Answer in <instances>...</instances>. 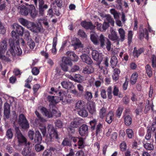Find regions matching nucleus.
<instances>
[{
  "mask_svg": "<svg viewBox=\"0 0 156 156\" xmlns=\"http://www.w3.org/2000/svg\"><path fill=\"white\" fill-rule=\"evenodd\" d=\"M13 29L12 32V38L11 39L16 41L17 42L19 39V35L23 34L24 29L21 26L16 23H14L12 25Z\"/></svg>",
  "mask_w": 156,
  "mask_h": 156,
  "instance_id": "f257e3e1",
  "label": "nucleus"
},
{
  "mask_svg": "<svg viewBox=\"0 0 156 156\" xmlns=\"http://www.w3.org/2000/svg\"><path fill=\"white\" fill-rule=\"evenodd\" d=\"M15 40L10 39L9 43L10 48L6 52V54L9 55H15L16 54L20 55L22 53V51L19 46H17L16 48L14 46Z\"/></svg>",
  "mask_w": 156,
  "mask_h": 156,
  "instance_id": "f03ea898",
  "label": "nucleus"
},
{
  "mask_svg": "<svg viewBox=\"0 0 156 156\" xmlns=\"http://www.w3.org/2000/svg\"><path fill=\"white\" fill-rule=\"evenodd\" d=\"M48 134L46 136L45 140L47 142L51 141L54 138H58V134L56 130L51 125H49L48 126Z\"/></svg>",
  "mask_w": 156,
  "mask_h": 156,
  "instance_id": "7ed1b4c3",
  "label": "nucleus"
},
{
  "mask_svg": "<svg viewBox=\"0 0 156 156\" xmlns=\"http://www.w3.org/2000/svg\"><path fill=\"white\" fill-rule=\"evenodd\" d=\"M99 41L100 46L102 48H106L108 51H110L111 49V44L109 40L101 34L100 35Z\"/></svg>",
  "mask_w": 156,
  "mask_h": 156,
  "instance_id": "20e7f679",
  "label": "nucleus"
},
{
  "mask_svg": "<svg viewBox=\"0 0 156 156\" xmlns=\"http://www.w3.org/2000/svg\"><path fill=\"white\" fill-rule=\"evenodd\" d=\"M6 38L2 40L0 45V59L6 61L8 60V58L4 55L7 48L8 44Z\"/></svg>",
  "mask_w": 156,
  "mask_h": 156,
  "instance_id": "39448f33",
  "label": "nucleus"
},
{
  "mask_svg": "<svg viewBox=\"0 0 156 156\" xmlns=\"http://www.w3.org/2000/svg\"><path fill=\"white\" fill-rule=\"evenodd\" d=\"M15 130L16 132V137L18 140V146H21L25 144L27 142L26 138L21 133L18 127H16L15 128Z\"/></svg>",
  "mask_w": 156,
  "mask_h": 156,
  "instance_id": "423d86ee",
  "label": "nucleus"
},
{
  "mask_svg": "<svg viewBox=\"0 0 156 156\" xmlns=\"http://www.w3.org/2000/svg\"><path fill=\"white\" fill-rule=\"evenodd\" d=\"M19 122L23 128L28 129L29 128L28 122L24 115L22 114L19 116Z\"/></svg>",
  "mask_w": 156,
  "mask_h": 156,
  "instance_id": "0eeeda50",
  "label": "nucleus"
},
{
  "mask_svg": "<svg viewBox=\"0 0 156 156\" xmlns=\"http://www.w3.org/2000/svg\"><path fill=\"white\" fill-rule=\"evenodd\" d=\"M92 56L93 59L97 61L101 62L103 58L102 53H99L98 51L95 50H92Z\"/></svg>",
  "mask_w": 156,
  "mask_h": 156,
  "instance_id": "6e6552de",
  "label": "nucleus"
},
{
  "mask_svg": "<svg viewBox=\"0 0 156 156\" xmlns=\"http://www.w3.org/2000/svg\"><path fill=\"white\" fill-rule=\"evenodd\" d=\"M41 111L42 114L45 115L46 117L48 118L51 117L53 114H55L56 115H57L56 114V112L54 110H52V112H50L48 111L45 108L42 107L40 109Z\"/></svg>",
  "mask_w": 156,
  "mask_h": 156,
  "instance_id": "1a4fd4ad",
  "label": "nucleus"
},
{
  "mask_svg": "<svg viewBox=\"0 0 156 156\" xmlns=\"http://www.w3.org/2000/svg\"><path fill=\"white\" fill-rule=\"evenodd\" d=\"M83 120L80 118H75L73 119L70 123V126L73 128H77L78 126L82 124Z\"/></svg>",
  "mask_w": 156,
  "mask_h": 156,
  "instance_id": "9d476101",
  "label": "nucleus"
},
{
  "mask_svg": "<svg viewBox=\"0 0 156 156\" xmlns=\"http://www.w3.org/2000/svg\"><path fill=\"white\" fill-rule=\"evenodd\" d=\"M88 126L87 125H82L79 128V132L80 134L82 136H86L88 133Z\"/></svg>",
  "mask_w": 156,
  "mask_h": 156,
  "instance_id": "9b49d317",
  "label": "nucleus"
},
{
  "mask_svg": "<svg viewBox=\"0 0 156 156\" xmlns=\"http://www.w3.org/2000/svg\"><path fill=\"white\" fill-rule=\"evenodd\" d=\"M22 154L24 156H34L35 153L31 151V149L26 147L23 150Z\"/></svg>",
  "mask_w": 156,
  "mask_h": 156,
  "instance_id": "f8f14e48",
  "label": "nucleus"
},
{
  "mask_svg": "<svg viewBox=\"0 0 156 156\" xmlns=\"http://www.w3.org/2000/svg\"><path fill=\"white\" fill-rule=\"evenodd\" d=\"M87 108L90 114H94L96 113V109L95 103L92 101L89 102L87 107Z\"/></svg>",
  "mask_w": 156,
  "mask_h": 156,
  "instance_id": "ddd939ff",
  "label": "nucleus"
},
{
  "mask_svg": "<svg viewBox=\"0 0 156 156\" xmlns=\"http://www.w3.org/2000/svg\"><path fill=\"white\" fill-rule=\"evenodd\" d=\"M19 21L23 25L26 26L27 28H30V29L32 28L34 24L33 23L30 22L23 18L20 19Z\"/></svg>",
  "mask_w": 156,
  "mask_h": 156,
  "instance_id": "4468645a",
  "label": "nucleus"
},
{
  "mask_svg": "<svg viewBox=\"0 0 156 156\" xmlns=\"http://www.w3.org/2000/svg\"><path fill=\"white\" fill-rule=\"evenodd\" d=\"M72 45L74 47L75 49L83 47V45L82 44L80 41L76 37L73 38L72 39Z\"/></svg>",
  "mask_w": 156,
  "mask_h": 156,
  "instance_id": "2eb2a0df",
  "label": "nucleus"
},
{
  "mask_svg": "<svg viewBox=\"0 0 156 156\" xmlns=\"http://www.w3.org/2000/svg\"><path fill=\"white\" fill-rule=\"evenodd\" d=\"M28 6L26 7L24 5H20L19 6L18 9L20 13L23 16H27L29 13Z\"/></svg>",
  "mask_w": 156,
  "mask_h": 156,
  "instance_id": "dca6fc26",
  "label": "nucleus"
},
{
  "mask_svg": "<svg viewBox=\"0 0 156 156\" xmlns=\"http://www.w3.org/2000/svg\"><path fill=\"white\" fill-rule=\"evenodd\" d=\"M59 97H58V102L60 101H62V104H66V100H64L66 98L67 94L66 92L63 91H61L58 93Z\"/></svg>",
  "mask_w": 156,
  "mask_h": 156,
  "instance_id": "f3484780",
  "label": "nucleus"
},
{
  "mask_svg": "<svg viewBox=\"0 0 156 156\" xmlns=\"http://www.w3.org/2000/svg\"><path fill=\"white\" fill-rule=\"evenodd\" d=\"M110 34H109L108 37L112 41L119 40V37L116 32L112 29L110 30Z\"/></svg>",
  "mask_w": 156,
  "mask_h": 156,
  "instance_id": "a211bd4d",
  "label": "nucleus"
},
{
  "mask_svg": "<svg viewBox=\"0 0 156 156\" xmlns=\"http://www.w3.org/2000/svg\"><path fill=\"white\" fill-rule=\"evenodd\" d=\"M140 29V33L139 35V38L140 39H143L144 37H145V38L147 39H148V34L147 30L146 28H145L144 29Z\"/></svg>",
  "mask_w": 156,
  "mask_h": 156,
  "instance_id": "6ab92c4d",
  "label": "nucleus"
},
{
  "mask_svg": "<svg viewBox=\"0 0 156 156\" xmlns=\"http://www.w3.org/2000/svg\"><path fill=\"white\" fill-rule=\"evenodd\" d=\"M81 24L83 27L87 29L92 30L95 27V26L92 24L91 22L83 21L81 22Z\"/></svg>",
  "mask_w": 156,
  "mask_h": 156,
  "instance_id": "aec40b11",
  "label": "nucleus"
},
{
  "mask_svg": "<svg viewBox=\"0 0 156 156\" xmlns=\"http://www.w3.org/2000/svg\"><path fill=\"white\" fill-rule=\"evenodd\" d=\"M80 57L83 62H85L88 64H91L93 62V61L90 58L85 54H83Z\"/></svg>",
  "mask_w": 156,
  "mask_h": 156,
  "instance_id": "412c9836",
  "label": "nucleus"
},
{
  "mask_svg": "<svg viewBox=\"0 0 156 156\" xmlns=\"http://www.w3.org/2000/svg\"><path fill=\"white\" fill-rule=\"evenodd\" d=\"M28 11L30 14L31 17L33 18H35L37 14L35 11V9L33 5H31L28 6Z\"/></svg>",
  "mask_w": 156,
  "mask_h": 156,
  "instance_id": "4be33fe9",
  "label": "nucleus"
},
{
  "mask_svg": "<svg viewBox=\"0 0 156 156\" xmlns=\"http://www.w3.org/2000/svg\"><path fill=\"white\" fill-rule=\"evenodd\" d=\"M57 98L58 96H48L47 99L48 101L50 103V105H53L58 103V100Z\"/></svg>",
  "mask_w": 156,
  "mask_h": 156,
  "instance_id": "5701e85b",
  "label": "nucleus"
},
{
  "mask_svg": "<svg viewBox=\"0 0 156 156\" xmlns=\"http://www.w3.org/2000/svg\"><path fill=\"white\" fill-rule=\"evenodd\" d=\"M113 113L111 111H109L107 114L106 118V121L108 124H110L114 119Z\"/></svg>",
  "mask_w": 156,
  "mask_h": 156,
  "instance_id": "b1692460",
  "label": "nucleus"
},
{
  "mask_svg": "<svg viewBox=\"0 0 156 156\" xmlns=\"http://www.w3.org/2000/svg\"><path fill=\"white\" fill-rule=\"evenodd\" d=\"M98 36L97 34L94 32H90V39L94 44L95 45H98L99 44V41L97 40Z\"/></svg>",
  "mask_w": 156,
  "mask_h": 156,
  "instance_id": "393cba45",
  "label": "nucleus"
},
{
  "mask_svg": "<svg viewBox=\"0 0 156 156\" xmlns=\"http://www.w3.org/2000/svg\"><path fill=\"white\" fill-rule=\"evenodd\" d=\"M118 31L120 37V38H119L118 41H123L125 39V32L124 30L122 28H119Z\"/></svg>",
  "mask_w": 156,
  "mask_h": 156,
  "instance_id": "a878e982",
  "label": "nucleus"
},
{
  "mask_svg": "<svg viewBox=\"0 0 156 156\" xmlns=\"http://www.w3.org/2000/svg\"><path fill=\"white\" fill-rule=\"evenodd\" d=\"M99 117L101 119H104L106 115L107 114V109L106 108L103 107L99 111Z\"/></svg>",
  "mask_w": 156,
  "mask_h": 156,
  "instance_id": "bb28decb",
  "label": "nucleus"
},
{
  "mask_svg": "<svg viewBox=\"0 0 156 156\" xmlns=\"http://www.w3.org/2000/svg\"><path fill=\"white\" fill-rule=\"evenodd\" d=\"M85 107V104L84 102L82 101H79L76 103L75 108L77 109H83Z\"/></svg>",
  "mask_w": 156,
  "mask_h": 156,
  "instance_id": "cd10ccee",
  "label": "nucleus"
},
{
  "mask_svg": "<svg viewBox=\"0 0 156 156\" xmlns=\"http://www.w3.org/2000/svg\"><path fill=\"white\" fill-rule=\"evenodd\" d=\"M62 87L66 89L70 88L73 86V85L71 82L65 80L61 83Z\"/></svg>",
  "mask_w": 156,
  "mask_h": 156,
  "instance_id": "c85d7f7f",
  "label": "nucleus"
},
{
  "mask_svg": "<svg viewBox=\"0 0 156 156\" xmlns=\"http://www.w3.org/2000/svg\"><path fill=\"white\" fill-rule=\"evenodd\" d=\"M42 140V138L40 133L38 131H37L35 133V136L34 141L36 143H40Z\"/></svg>",
  "mask_w": 156,
  "mask_h": 156,
  "instance_id": "c756f323",
  "label": "nucleus"
},
{
  "mask_svg": "<svg viewBox=\"0 0 156 156\" xmlns=\"http://www.w3.org/2000/svg\"><path fill=\"white\" fill-rule=\"evenodd\" d=\"M138 76V73L136 72L132 74L130 79V82L133 85L136 83Z\"/></svg>",
  "mask_w": 156,
  "mask_h": 156,
  "instance_id": "7c9ffc66",
  "label": "nucleus"
},
{
  "mask_svg": "<svg viewBox=\"0 0 156 156\" xmlns=\"http://www.w3.org/2000/svg\"><path fill=\"white\" fill-rule=\"evenodd\" d=\"M94 71V68L91 66H87L85 67L83 70V73L84 74H90Z\"/></svg>",
  "mask_w": 156,
  "mask_h": 156,
  "instance_id": "2f4dec72",
  "label": "nucleus"
},
{
  "mask_svg": "<svg viewBox=\"0 0 156 156\" xmlns=\"http://www.w3.org/2000/svg\"><path fill=\"white\" fill-rule=\"evenodd\" d=\"M66 55L70 57L72 60L74 62H76L78 60V57L73 52L70 51H68L66 52Z\"/></svg>",
  "mask_w": 156,
  "mask_h": 156,
  "instance_id": "473e14b6",
  "label": "nucleus"
},
{
  "mask_svg": "<svg viewBox=\"0 0 156 156\" xmlns=\"http://www.w3.org/2000/svg\"><path fill=\"white\" fill-rule=\"evenodd\" d=\"M79 140L78 142V148L75 147V149H77L83 148L84 147V139L81 137H78Z\"/></svg>",
  "mask_w": 156,
  "mask_h": 156,
  "instance_id": "72a5a7b5",
  "label": "nucleus"
},
{
  "mask_svg": "<svg viewBox=\"0 0 156 156\" xmlns=\"http://www.w3.org/2000/svg\"><path fill=\"white\" fill-rule=\"evenodd\" d=\"M73 79V80L77 82H81L83 81L84 77L79 74H76L74 76Z\"/></svg>",
  "mask_w": 156,
  "mask_h": 156,
  "instance_id": "f704fd0d",
  "label": "nucleus"
},
{
  "mask_svg": "<svg viewBox=\"0 0 156 156\" xmlns=\"http://www.w3.org/2000/svg\"><path fill=\"white\" fill-rule=\"evenodd\" d=\"M57 39L56 37L54 38L53 40L52 48L51 51L52 53L54 55L57 52L56 46L57 44Z\"/></svg>",
  "mask_w": 156,
  "mask_h": 156,
  "instance_id": "c9c22d12",
  "label": "nucleus"
},
{
  "mask_svg": "<svg viewBox=\"0 0 156 156\" xmlns=\"http://www.w3.org/2000/svg\"><path fill=\"white\" fill-rule=\"evenodd\" d=\"M143 52L144 50L143 48H140L137 50L136 48L135 47L134 48L133 55L134 57H138Z\"/></svg>",
  "mask_w": 156,
  "mask_h": 156,
  "instance_id": "e433bc0d",
  "label": "nucleus"
},
{
  "mask_svg": "<svg viewBox=\"0 0 156 156\" xmlns=\"http://www.w3.org/2000/svg\"><path fill=\"white\" fill-rule=\"evenodd\" d=\"M63 64H67L69 66H71L72 65V63L69 58H68L64 57L62 59V63Z\"/></svg>",
  "mask_w": 156,
  "mask_h": 156,
  "instance_id": "4c0bfd02",
  "label": "nucleus"
},
{
  "mask_svg": "<svg viewBox=\"0 0 156 156\" xmlns=\"http://www.w3.org/2000/svg\"><path fill=\"white\" fill-rule=\"evenodd\" d=\"M78 114L83 117H85L88 115L87 111L85 109H81L78 112Z\"/></svg>",
  "mask_w": 156,
  "mask_h": 156,
  "instance_id": "58836bf2",
  "label": "nucleus"
},
{
  "mask_svg": "<svg viewBox=\"0 0 156 156\" xmlns=\"http://www.w3.org/2000/svg\"><path fill=\"white\" fill-rule=\"evenodd\" d=\"M106 20L105 22L106 21L108 22V23H110L111 25L113 26H114V21L113 18H112L111 16L109 15H108L105 16Z\"/></svg>",
  "mask_w": 156,
  "mask_h": 156,
  "instance_id": "ea45409f",
  "label": "nucleus"
},
{
  "mask_svg": "<svg viewBox=\"0 0 156 156\" xmlns=\"http://www.w3.org/2000/svg\"><path fill=\"white\" fill-rule=\"evenodd\" d=\"M41 30V27L38 25H36L34 23L32 28L30 30L33 32L37 33L39 32Z\"/></svg>",
  "mask_w": 156,
  "mask_h": 156,
  "instance_id": "a19ab883",
  "label": "nucleus"
},
{
  "mask_svg": "<svg viewBox=\"0 0 156 156\" xmlns=\"http://www.w3.org/2000/svg\"><path fill=\"white\" fill-rule=\"evenodd\" d=\"M110 63L112 67L113 68L116 65L117 63V60L116 58L114 56H113L111 58Z\"/></svg>",
  "mask_w": 156,
  "mask_h": 156,
  "instance_id": "79ce46f5",
  "label": "nucleus"
},
{
  "mask_svg": "<svg viewBox=\"0 0 156 156\" xmlns=\"http://www.w3.org/2000/svg\"><path fill=\"white\" fill-rule=\"evenodd\" d=\"M110 13L114 16V19L116 20L119 18V14L114 9H112L110 10Z\"/></svg>",
  "mask_w": 156,
  "mask_h": 156,
  "instance_id": "37998d69",
  "label": "nucleus"
},
{
  "mask_svg": "<svg viewBox=\"0 0 156 156\" xmlns=\"http://www.w3.org/2000/svg\"><path fill=\"white\" fill-rule=\"evenodd\" d=\"M146 73L149 77H151L152 75V71L151 67L147 64L145 67Z\"/></svg>",
  "mask_w": 156,
  "mask_h": 156,
  "instance_id": "c03bdc74",
  "label": "nucleus"
},
{
  "mask_svg": "<svg viewBox=\"0 0 156 156\" xmlns=\"http://www.w3.org/2000/svg\"><path fill=\"white\" fill-rule=\"evenodd\" d=\"M84 97L85 99L88 101H90L92 98L93 96L91 92L86 91L85 92Z\"/></svg>",
  "mask_w": 156,
  "mask_h": 156,
  "instance_id": "a18cd8bd",
  "label": "nucleus"
},
{
  "mask_svg": "<svg viewBox=\"0 0 156 156\" xmlns=\"http://www.w3.org/2000/svg\"><path fill=\"white\" fill-rule=\"evenodd\" d=\"M125 124L127 126L130 125L132 123V118L129 115L126 116L124 118Z\"/></svg>",
  "mask_w": 156,
  "mask_h": 156,
  "instance_id": "49530a36",
  "label": "nucleus"
},
{
  "mask_svg": "<svg viewBox=\"0 0 156 156\" xmlns=\"http://www.w3.org/2000/svg\"><path fill=\"white\" fill-rule=\"evenodd\" d=\"M144 147L146 149L148 150H151L154 149V146L152 143H146L144 145Z\"/></svg>",
  "mask_w": 156,
  "mask_h": 156,
  "instance_id": "de8ad7c7",
  "label": "nucleus"
},
{
  "mask_svg": "<svg viewBox=\"0 0 156 156\" xmlns=\"http://www.w3.org/2000/svg\"><path fill=\"white\" fill-rule=\"evenodd\" d=\"M39 129L43 135L45 136L46 133V128L44 124H41L40 125Z\"/></svg>",
  "mask_w": 156,
  "mask_h": 156,
  "instance_id": "09e8293b",
  "label": "nucleus"
},
{
  "mask_svg": "<svg viewBox=\"0 0 156 156\" xmlns=\"http://www.w3.org/2000/svg\"><path fill=\"white\" fill-rule=\"evenodd\" d=\"M24 35V39L26 41H28L30 40L31 39L30 34L28 31H25L23 33Z\"/></svg>",
  "mask_w": 156,
  "mask_h": 156,
  "instance_id": "8fccbe9b",
  "label": "nucleus"
},
{
  "mask_svg": "<svg viewBox=\"0 0 156 156\" xmlns=\"http://www.w3.org/2000/svg\"><path fill=\"white\" fill-rule=\"evenodd\" d=\"M126 133L128 137L131 138L133 136L134 133L133 130L131 129H127L126 130Z\"/></svg>",
  "mask_w": 156,
  "mask_h": 156,
  "instance_id": "3c124183",
  "label": "nucleus"
},
{
  "mask_svg": "<svg viewBox=\"0 0 156 156\" xmlns=\"http://www.w3.org/2000/svg\"><path fill=\"white\" fill-rule=\"evenodd\" d=\"M151 134L150 132V130H148L147 133L146 135L145 138L147 140H150V142L152 143L153 142V140L152 139H151Z\"/></svg>",
  "mask_w": 156,
  "mask_h": 156,
  "instance_id": "603ef678",
  "label": "nucleus"
},
{
  "mask_svg": "<svg viewBox=\"0 0 156 156\" xmlns=\"http://www.w3.org/2000/svg\"><path fill=\"white\" fill-rule=\"evenodd\" d=\"M133 36V32L130 30L129 31L128 34V43L129 44L132 40V37Z\"/></svg>",
  "mask_w": 156,
  "mask_h": 156,
  "instance_id": "864d4df0",
  "label": "nucleus"
},
{
  "mask_svg": "<svg viewBox=\"0 0 156 156\" xmlns=\"http://www.w3.org/2000/svg\"><path fill=\"white\" fill-rule=\"evenodd\" d=\"M48 6L46 5L45 4L43 6V7L39 8V14L41 16H43L44 14V9H46L48 8Z\"/></svg>",
  "mask_w": 156,
  "mask_h": 156,
  "instance_id": "5fc2aeb1",
  "label": "nucleus"
},
{
  "mask_svg": "<svg viewBox=\"0 0 156 156\" xmlns=\"http://www.w3.org/2000/svg\"><path fill=\"white\" fill-rule=\"evenodd\" d=\"M27 44L31 49H33L35 46V43L32 39L27 41Z\"/></svg>",
  "mask_w": 156,
  "mask_h": 156,
  "instance_id": "6e6d98bb",
  "label": "nucleus"
},
{
  "mask_svg": "<svg viewBox=\"0 0 156 156\" xmlns=\"http://www.w3.org/2000/svg\"><path fill=\"white\" fill-rule=\"evenodd\" d=\"M44 149V147L39 144H37L35 146V149L37 152L43 150Z\"/></svg>",
  "mask_w": 156,
  "mask_h": 156,
  "instance_id": "4d7b16f0",
  "label": "nucleus"
},
{
  "mask_svg": "<svg viewBox=\"0 0 156 156\" xmlns=\"http://www.w3.org/2000/svg\"><path fill=\"white\" fill-rule=\"evenodd\" d=\"M151 130L152 132L154 133L156 140V122L153 123Z\"/></svg>",
  "mask_w": 156,
  "mask_h": 156,
  "instance_id": "13d9d810",
  "label": "nucleus"
},
{
  "mask_svg": "<svg viewBox=\"0 0 156 156\" xmlns=\"http://www.w3.org/2000/svg\"><path fill=\"white\" fill-rule=\"evenodd\" d=\"M107 91L108 98L110 99L112 98V87H109L108 88Z\"/></svg>",
  "mask_w": 156,
  "mask_h": 156,
  "instance_id": "bf43d9fd",
  "label": "nucleus"
},
{
  "mask_svg": "<svg viewBox=\"0 0 156 156\" xmlns=\"http://www.w3.org/2000/svg\"><path fill=\"white\" fill-rule=\"evenodd\" d=\"M55 126L58 128H61L62 127L63 124L62 122L58 120H57L55 122Z\"/></svg>",
  "mask_w": 156,
  "mask_h": 156,
  "instance_id": "052dcab7",
  "label": "nucleus"
},
{
  "mask_svg": "<svg viewBox=\"0 0 156 156\" xmlns=\"http://www.w3.org/2000/svg\"><path fill=\"white\" fill-rule=\"evenodd\" d=\"M78 35L82 37H86L87 35L82 30H80L78 32Z\"/></svg>",
  "mask_w": 156,
  "mask_h": 156,
  "instance_id": "680f3d73",
  "label": "nucleus"
},
{
  "mask_svg": "<svg viewBox=\"0 0 156 156\" xmlns=\"http://www.w3.org/2000/svg\"><path fill=\"white\" fill-rule=\"evenodd\" d=\"M61 68L64 71H67L69 68V66L67 64L61 63L60 65Z\"/></svg>",
  "mask_w": 156,
  "mask_h": 156,
  "instance_id": "e2e57ef3",
  "label": "nucleus"
},
{
  "mask_svg": "<svg viewBox=\"0 0 156 156\" xmlns=\"http://www.w3.org/2000/svg\"><path fill=\"white\" fill-rule=\"evenodd\" d=\"M97 122V121L95 119H94L90 122V124L91 126V128L93 129H95V126Z\"/></svg>",
  "mask_w": 156,
  "mask_h": 156,
  "instance_id": "0e129e2a",
  "label": "nucleus"
},
{
  "mask_svg": "<svg viewBox=\"0 0 156 156\" xmlns=\"http://www.w3.org/2000/svg\"><path fill=\"white\" fill-rule=\"evenodd\" d=\"M6 136L9 139H11L13 136V133L10 129H8L7 132Z\"/></svg>",
  "mask_w": 156,
  "mask_h": 156,
  "instance_id": "69168bd1",
  "label": "nucleus"
},
{
  "mask_svg": "<svg viewBox=\"0 0 156 156\" xmlns=\"http://www.w3.org/2000/svg\"><path fill=\"white\" fill-rule=\"evenodd\" d=\"M109 27V23L105 21L103 23V24L102 25L103 32L105 31Z\"/></svg>",
  "mask_w": 156,
  "mask_h": 156,
  "instance_id": "338daca9",
  "label": "nucleus"
},
{
  "mask_svg": "<svg viewBox=\"0 0 156 156\" xmlns=\"http://www.w3.org/2000/svg\"><path fill=\"white\" fill-rule=\"evenodd\" d=\"M43 156H51V151L49 150L45 151L43 152Z\"/></svg>",
  "mask_w": 156,
  "mask_h": 156,
  "instance_id": "774afa93",
  "label": "nucleus"
}]
</instances>
